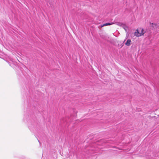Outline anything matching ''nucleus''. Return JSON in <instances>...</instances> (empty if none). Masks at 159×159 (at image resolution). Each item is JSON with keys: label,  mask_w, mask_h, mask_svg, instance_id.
Returning <instances> with one entry per match:
<instances>
[{"label": "nucleus", "mask_w": 159, "mask_h": 159, "mask_svg": "<svg viewBox=\"0 0 159 159\" xmlns=\"http://www.w3.org/2000/svg\"><path fill=\"white\" fill-rule=\"evenodd\" d=\"M144 30L143 29H142L141 30V33H139V30H136V31L135 33L134 34L137 37H139V36H141L142 35H143L144 33Z\"/></svg>", "instance_id": "f257e3e1"}, {"label": "nucleus", "mask_w": 159, "mask_h": 159, "mask_svg": "<svg viewBox=\"0 0 159 159\" xmlns=\"http://www.w3.org/2000/svg\"><path fill=\"white\" fill-rule=\"evenodd\" d=\"M150 25L151 27H152L154 29L157 28V26L156 24L153 23H150Z\"/></svg>", "instance_id": "f03ea898"}, {"label": "nucleus", "mask_w": 159, "mask_h": 159, "mask_svg": "<svg viewBox=\"0 0 159 159\" xmlns=\"http://www.w3.org/2000/svg\"><path fill=\"white\" fill-rule=\"evenodd\" d=\"M114 23L113 22L107 23L103 24L101 26V27H103V26H104L112 25H113V24H114Z\"/></svg>", "instance_id": "7ed1b4c3"}, {"label": "nucleus", "mask_w": 159, "mask_h": 159, "mask_svg": "<svg viewBox=\"0 0 159 159\" xmlns=\"http://www.w3.org/2000/svg\"><path fill=\"white\" fill-rule=\"evenodd\" d=\"M131 42V40L130 39H128L125 43V44L127 46L130 45V43Z\"/></svg>", "instance_id": "20e7f679"}]
</instances>
